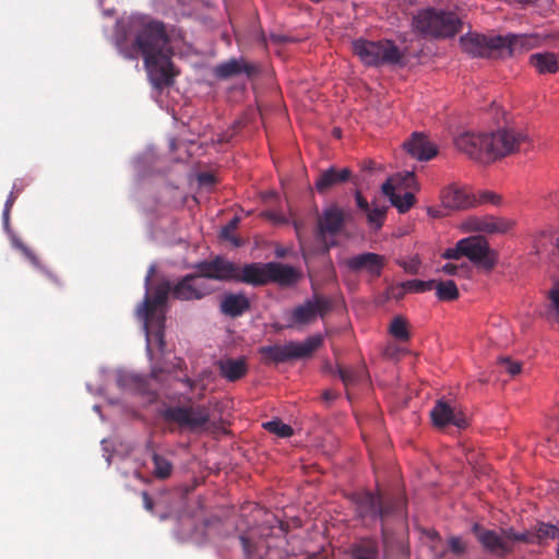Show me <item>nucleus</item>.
Wrapping results in <instances>:
<instances>
[{"label":"nucleus","mask_w":559,"mask_h":559,"mask_svg":"<svg viewBox=\"0 0 559 559\" xmlns=\"http://www.w3.org/2000/svg\"><path fill=\"white\" fill-rule=\"evenodd\" d=\"M114 43L126 59L143 57L144 66L155 87L169 86L178 74L171 57L173 48L163 22L148 15H132L117 23Z\"/></svg>","instance_id":"obj_1"},{"label":"nucleus","mask_w":559,"mask_h":559,"mask_svg":"<svg viewBox=\"0 0 559 559\" xmlns=\"http://www.w3.org/2000/svg\"><path fill=\"white\" fill-rule=\"evenodd\" d=\"M173 295V285L169 281H163L156 285L153 296L145 295L142 306L138 309V316L144 321V330L146 335V350L151 360H154L153 346H157V350L163 354L166 348L165 343V314L158 312V308L163 307L168 295Z\"/></svg>","instance_id":"obj_2"},{"label":"nucleus","mask_w":559,"mask_h":559,"mask_svg":"<svg viewBox=\"0 0 559 559\" xmlns=\"http://www.w3.org/2000/svg\"><path fill=\"white\" fill-rule=\"evenodd\" d=\"M413 27L424 36L447 38L461 31L462 22L453 12L429 8L420 10L414 16Z\"/></svg>","instance_id":"obj_3"},{"label":"nucleus","mask_w":559,"mask_h":559,"mask_svg":"<svg viewBox=\"0 0 559 559\" xmlns=\"http://www.w3.org/2000/svg\"><path fill=\"white\" fill-rule=\"evenodd\" d=\"M353 500L360 519L381 520L384 522L392 515L401 514L405 507L402 498L384 497L380 491H362L355 493Z\"/></svg>","instance_id":"obj_4"},{"label":"nucleus","mask_w":559,"mask_h":559,"mask_svg":"<svg viewBox=\"0 0 559 559\" xmlns=\"http://www.w3.org/2000/svg\"><path fill=\"white\" fill-rule=\"evenodd\" d=\"M277 526H270V533L262 534L263 538L253 546L247 536H240L239 540L248 559H289L282 549L287 525L275 519Z\"/></svg>","instance_id":"obj_5"},{"label":"nucleus","mask_w":559,"mask_h":559,"mask_svg":"<svg viewBox=\"0 0 559 559\" xmlns=\"http://www.w3.org/2000/svg\"><path fill=\"white\" fill-rule=\"evenodd\" d=\"M352 47L353 52L360 59V61L369 67L395 64L402 59V53L399 47L389 39L372 41L358 38L352 43Z\"/></svg>","instance_id":"obj_6"},{"label":"nucleus","mask_w":559,"mask_h":559,"mask_svg":"<svg viewBox=\"0 0 559 559\" xmlns=\"http://www.w3.org/2000/svg\"><path fill=\"white\" fill-rule=\"evenodd\" d=\"M323 344L319 334L309 336L302 343L290 341L284 345H270L260 347L259 352L265 362L281 364L292 359L311 357Z\"/></svg>","instance_id":"obj_7"},{"label":"nucleus","mask_w":559,"mask_h":559,"mask_svg":"<svg viewBox=\"0 0 559 559\" xmlns=\"http://www.w3.org/2000/svg\"><path fill=\"white\" fill-rule=\"evenodd\" d=\"M167 424H175L181 431L195 432L204 428L211 418L210 408L201 404L168 406L162 412Z\"/></svg>","instance_id":"obj_8"},{"label":"nucleus","mask_w":559,"mask_h":559,"mask_svg":"<svg viewBox=\"0 0 559 559\" xmlns=\"http://www.w3.org/2000/svg\"><path fill=\"white\" fill-rule=\"evenodd\" d=\"M486 138L489 164L530 147L527 135L512 128H503L496 132L486 133Z\"/></svg>","instance_id":"obj_9"},{"label":"nucleus","mask_w":559,"mask_h":559,"mask_svg":"<svg viewBox=\"0 0 559 559\" xmlns=\"http://www.w3.org/2000/svg\"><path fill=\"white\" fill-rule=\"evenodd\" d=\"M332 310L330 298L314 294L312 298L295 307L288 317V328H301L316 321L317 317L324 318Z\"/></svg>","instance_id":"obj_10"},{"label":"nucleus","mask_w":559,"mask_h":559,"mask_svg":"<svg viewBox=\"0 0 559 559\" xmlns=\"http://www.w3.org/2000/svg\"><path fill=\"white\" fill-rule=\"evenodd\" d=\"M460 250L463 251L472 263L485 271H491L498 262V254L489 246L488 240L483 236H469L463 238Z\"/></svg>","instance_id":"obj_11"},{"label":"nucleus","mask_w":559,"mask_h":559,"mask_svg":"<svg viewBox=\"0 0 559 559\" xmlns=\"http://www.w3.org/2000/svg\"><path fill=\"white\" fill-rule=\"evenodd\" d=\"M502 35L468 33L460 38L462 49L473 57L498 58Z\"/></svg>","instance_id":"obj_12"},{"label":"nucleus","mask_w":559,"mask_h":559,"mask_svg":"<svg viewBox=\"0 0 559 559\" xmlns=\"http://www.w3.org/2000/svg\"><path fill=\"white\" fill-rule=\"evenodd\" d=\"M213 292L198 273L187 274L173 285V297L178 300H200Z\"/></svg>","instance_id":"obj_13"},{"label":"nucleus","mask_w":559,"mask_h":559,"mask_svg":"<svg viewBox=\"0 0 559 559\" xmlns=\"http://www.w3.org/2000/svg\"><path fill=\"white\" fill-rule=\"evenodd\" d=\"M195 269L204 281H236L238 276V265L219 255L199 262Z\"/></svg>","instance_id":"obj_14"},{"label":"nucleus","mask_w":559,"mask_h":559,"mask_svg":"<svg viewBox=\"0 0 559 559\" xmlns=\"http://www.w3.org/2000/svg\"><path fill=\"white\" fill-rule=\"evenodd\" d=\"M486 133L464 132L454 140L455 147L471 159L489 164Z\"/></svg>","instance_id":"obj_15"},{"label":"nucleus","mask_w":559,"mask_h":559,"mask_svg":"<svg viewBox=\"0 0 559 559\" xmlns=\"http://www.w3.org/2000/svg\"><path fill=\"white\" fill-rule=\"evenodd\" d=\"M430 418L433 426L439 429H442L448 425H453L459 429H464L468 426V420L464 413L456 411L455 406H452L444 399L436 401L430 411Z\"/></svg>","instance_id":"obj_16"},{"label":"nucleus","mask_w":559,"mask_h":559,"mask_svg":"<svg viewBox=\"0 0 559 559\" xmlns=\"http://www.w3.org/2000/svg\"><path fill=\"white\" fill-rule=\"evenodd\" d=\"M472 532L483 548L489 554L503 558L513 551L512 544L493 530H487L480 524L475 523L472 527Z\"/></svg>","instance_id":"obj_17"},{"label":"nucleus","mask_w":559,"mask_h":559,"mask_svg":"<svg viewBox=\"0 0 559 559\" xmlns=\"http://www.w3.org/2000/svg\"><path fill=\"white\" fill-rule=\"evenodd\" d=\"M465 225L467 230L474 233L507 234L513 229L515 222L507 217L485 215L469 217Z\"/></svg>","instance_id":"obj_18"},{"label":"nucleus","mask_w":559,"mask_h":559,"mask_svg":"<svg viewBox=\"0 0 559 559\" xmlns=\"http://www.w3.org/2000/svg\"><path fill=\"white\" fill-rule=\"evenodd\" d=\"M345 225V213L337 205H331L323 210L318 219L317 238L324 240L326 235H337Z\"/></svg>","instance_id":"obj_19"},{"label":"nucleus","mask_w":559,"mask_h":559,"mask_svg":"<svg viewBox=\"0 0 559 559\" xmlns=\"http://www.w3.org/2000/svg\"><path fill=\"white\" fill-rule=\"evenodd\" d=\"M385 264V258L383 255L365 252L345 261V265L352 272H366L372 277H379Z\"/></svg>","instance_id":"obj_20"},{"label":"nucleus","mask_w":559,"mask_h":559,"mask_svg":"<svg viewBox=\"0 0 559 559\" xmlns=\"http://www.w3.org/2000/svg\"><path fill=\"white\" fill-rule=\"evenodd\" d=\"M267 284L275 283L281 287H292L296 285L302 277L300 271L295 267L280 262H267Z\"/></svg>","instance_id":"obj_21"},{"label":"nucleus","mask_w":559,"mask_h":559,"mask_svg":"<svg viewBox=\"0 0 559 559\" xmlns=\"http://www.w3.org/2000/svg\"><path fill=\"white\" fill-rule=\"evenodd\" d=\"M536 38L526 34H508L499 44V58L522 53L534 47Z\"/></svg>","instance_id":"obj_22"},{"label":"nucleus","mask_w":559,"mask_h":559,"mask_svg":"<svg viewBox=\"0 0 559 559\" xmlns=\"http://www.w3.org/2000/svg\"><path fill=\"white\" fill-rule=\"evenodd\" d=\"M406 152L418 160H430L437 153V146L423 133L415 132L404 144Z\"/></svg>","instance_id":"obj_23"},{"label":"nucleus","mask_w":559,"mask_h":559,"mask_svg":"<svg viewBox=\"0 0 559 559\" xmlns=\"http://www.w3.org/2000/svg\"><path fill=\"white\" fill-rule=\"evenodd\" d=\"M440 199L442 206L449 210H462L473 204V200L466 189L456 183L447 186L441 191Z\"/></svg>","instance_id":"obj_24"},{"label":"nucleus","mask_w":559,"mask_h":559,"mask_svg":"<svg viewBox=\"0 0 559 559\" xmlns=\"http://www.w3.org/2000/svg\"><path fill=\"white\" fill-rule=\"evenodd\" d=\"M352 179V170L349 168L330 167L322 170L318 176L314 187L319 193H325L335 186L347 182Z\"/></svg>","instance_id":"obj_25"},{"label":"nucleus","mask_w":559,"mask_h":559,"mask_svg":"<svg viewBox=\"0 0 559 559\" xmlns=\"http://www.w3.org/2000/svg\"><path fill=\"white\" fill-rule=\"evenodd\" d=\"M250 309V300L243 293H227L219 304L221 312L229 318L241 317Z\"/></svg>","instance_id":"obj_26"},{"label":"nucleus","mask_w":559,"mask_h":559,"mask_svg":"<svg viewBox=\"0 0 559 559\" xmlns=\"http://www.w3.org/2000/svg\"><path fill=\"white\" fill-rule=\"evenodd\" d=\"M245 73L247 76H252L257 73V67L247 62L245 59H230L226 62L219 63L214 69L216 78L226 80L236 75Z\"/></svg>","instance_id":"obj_27"},{"label":"nucleus","mask_w":559,"mask_h":559,"mask_svg":"<svg viewBox=\"0 0 559 559\" xmlns=\"http://www.w3.org/2000/svg\"><path fill=\"white\" fill-rule=\"evenodd\" d=\"M266 263H249L243 267L238 265V276L236 281L247 283L253 286H263L267 284Z\"/></svg>","instance_id":"obj_28"},{"label":"nucleus","mask_w":559,"mask_h":559,"mask_svg":"<svg viewBox=\"0 0 559 559\" xmlns=\"http://www.w3.org/2000/svg\"><path fill=\"white\" fill-rule=\"evenodd\" d=\"M381 190L383 194L389 198L391 204L402 214L409 211V209L413 207L416 202V198L412 192H405L403 195L397 194L395 192V187L391 183L390 180H386L382 185Z\"/></svg>","instance_id":"obj_29"},{"label":"nucleus","mask_w":559,"mask_h":559,"mask_svg":"<svg viewBox=\"0 0 559 559\" xmlns=\"http://www.w3.org/2000/svg\"><path fill=\"white\" fill-rule=\"evenodd\" d=\"M353 559H380V546L376 539L362 538L352 546Z\"/></svg>","instance_id":"obj_30"},{"label":"nucleus","mask_w":559,"mask_h":559,"mask_svg":"<svg viewBox=\"0 0 559 559\" xmlns=\"http://www.w3.org/2000/svg\"><path fill=\"white\" fill-rule=\"evenodd\" d=\"M12 246L21 251L23 255L32 263V265L38 270H40L51 282L59 284V280L56 274L46 269L36 254L16 236L11 237Z\"/></svg>","instance_id":"obj_31"},{"label":"nucleus","mask_w":559,"mask_h":559,"mask_svg":"<svg viewBox=\"0 0 559 559\" xmlns=\"http://www.w3.org/2000/svg\"><path fill=\"white\" fill-rule=\"evenodd\" d=\"M246 360L226 359L219 362L221 374L229 381H237L247 373Z\"/></svg>","instance_id":"obj_32"},{"label":"nucleus","mask_w":559,"mask_h":559,"mask_svg":"<svg viewBox=\"0 0 559 559\" xmlns=\"http://www.w3.org/2000/svg\"><path fill=\"white\" fill-rule=\"evenodd\" d=\"M530 62L539 73H556L559 70V58L552 52L532 55Z\"/></svg>","instance_id":"obj_33"},{"label":"nucleus","mask_w":559,"mask_h":559,"mask_svg":"<svg viewBox=\"0 0 559 559\" xmlns=\"http://www.w3.org/2000/svg\"><path fill=\"white\" fill-rule=\"evenodd\" d=\"M436 295L441 301H452L459 298V289L455 283L451 280L440 281L435 284Z\"/></svg>","instance_id":"obj_34"},{"label":"nucleus","mask_w":559,"mask_h":559,"mask_svg":"<svg viewBox=\"0 0 559 559\" xmlns=\"http://www.w3.org/2000/svg\"><path fill=\"white\" fill-rule=\"evenodd\" d=\"M389 332L393 337L401 342H406L411 337L407 321L401 316L394 317L392 319Z\"/></svg>","instance_id":"obj_35"},{"label":"nucleus","mask_w":559,"mask_h":559,"mask_svg":"<svg viewBox=\"0 0 559 559\" xmlns=\"http://www.w3.org/2000/svg\"><path fill=\"white\" fill-rule=\"evenodd\" d=\"M337 373L345 386L358 383L365 378L364 368H346L338 366Z\"/></svg>","instance_id":"obj_36"},{"label":"nucleus","mask_w":559,"mask_h":559,"mask_svg":"<svg viewBox=\"0 0 559 559\" xmlns=\"http://www.w3.org/2000/svg\"><path fill=\"white\" fill-rule=\"evenodd\" d=\"M153 461V474L156 478L165 479L168 478L173 473V464L166 457L154 453L152 456Z\"/></svg>","instance_id":"obj_37"},{"label":"nucleus","mask_w":559,"mask_h":559,"mask_svg":"<svg viewBox=\"0 0 559 559\" xmlns=\"http://www.w3.org/2000/svg\"><path fill=\"white\" fill-rule=\"evenodd\" d=\"M262 427L266 431L274 433L281 438H288L292 437L294 433V429L289 425L284 424L281 419L277 418L263 423Z\"/></svg>","instance_id":"obj_38"},{"label":"nucleus","mask_w":559,"mask_h":559,"mask_svg":"<svg viewBox=\"0 0 559 559\" xmlns=\"http://www.w3.org/2000/svg\"><path fill=\"white\" fill-rule=\"evenodd\" d=\"M436 284L435 280L430 281H420V280H409L404 282V287H406L407 293H425L433 289Z\"/></svg>","instance_id":"obj_39"},{"label":"nucleus","mask_w":559,"mask_h":559,"mask_svg":"<svg viewBox=\"0 0 559 559\" xmlns=\"http://www.w3.org/2000/svg\"><path fill=\"white\" fill-rule=\"evenodd\" d=\"M386 207L374 206L367 211L368 222L377 227H381L385 218Z\"/></svg>","instance_id":"obj_40"},{"label":"nucleus","mask_w":559,"mask_h":559,"mask_svg":"<svg viewBox=\"0 0 559 559\" xmlns=\"http://www.w3.org/2000/svg\"><path fill=\"white\" fill-rule=\"evenodd\" d=\"M538 539L544 538H551L556 539L559 538V528L551 524L542 523L538 526L537 534L535 536Z\"/></svg>","instance_id":"obj_41"},{"label":"nucleus","mask_w":559,"mask_h":559,"mask_svg":"<svg viewBox=\"0 0 559 559\" xmlns=\"http://www.w3.org/2000/svg\"><path fill=\"white\" fill-rule=\"evenodd\" d=\"M498 362H499L500 367L512 377L519 374L522 370V366L520 362L512 361L508 357L500 358Z\"/></svg>","instance_id":"obj_42"},{"label":"nucleus","mask_w":559,"mask_h":559,"mask_svg":"<svg viewBox=\"0 0 559 559\" xmlns=\"http://www.w3.org/2000/svg\"><path fill=\"white\" fill-rule=\"evenodd\" d=\"M449 549L456 556H462L466 551V545L459 536H452L448 540Z\"/></svg>","instance_id":"obj_43"},{"label":"nucleus","mask_w":559,"mask_h":559,"mask_svg":"<svg viewBox=\"0 0 559 559\" xmlns=\"http://www.w3.org/2000/svg\"><path fill=\"white\" fill-rule=\"evenodd\" d=\"M399 265L402 266L406 273L418 274L420 267V260L416 255L411 258L408 261H399Z\"/></svg>","instance_id":"obj_44"},{"label":"nucleus","mask_w":559,"mask_h":559,"mask_svg":"<svg viewBox=\"0 0 559 559\" xmlns=\"http://www.w3.org/2000/svg\"><path fill=\"white\" fill-rule=\"evenodd\" d=\"M463 239L459 240L453 248H448L443 253L442 258L448 260H459L460 258L464 257V253L460 248L463 245Z\"/></svg>","instance_id":"obj_45"},{"label":"nucleus","mask_w":559,"mask_h":559,"mask_svg":"<svg viewBox=\"0 0 559 559\" xmlns=\"http://www.w3.org/2000/svg\"><path fill=\"white\" fill-rule=\"evenodd\" d=\"M164 372H169V366L166 362L156 359L152 364L151 376L152 378L159 380Z\"/></svg>","instance_id":"obj_46"},{"label":"nucleus","mask_w":559,"mask_h":559,"mask_svg":"<svg viewBox=\"0 0 559 559\" xmlns=\"http://www.w3.org/2000/svg\"><path fill=\"white\" fill-rule=\"evenodd\" d=\"M549 299L551 301V306L556 311L558 322H559V282L554 284V287L549 292Z\"/></svg>","instance_id":"obj_47"},{"label":"nucleus","mask_w":559,"mask_h":559,"mask_svg":"<svg viewBox=\"0 0 559 559\" xmlns=\"http://www.w3.org/2000/svg\"><path fill=\"white\" fill-rule=\"evenodd\" d=\"M406 294H407V290H406V287H404V282L399 285L391 286L389 288V296L396 300L404 298V296Z\"/></svg>","instance_id":"obj_48"},{"label":"nucleus","mask_w":559,"mask_h":559,"mask_svg":"<svg viewBox=\"0 0 559 559\" xmlns=\"http://www.w3.org/2000/svg\"><path fill=\"white\" fill-rule=\"evenodd\" d=\"M480 202L498 204L500 202V197L491 191H485L480 193Z\"/></svg>","instance_id":"obj_49"},{"label":"nucleus","mask_w":559,"mask_h":559,"mask_svg":"<svg viewBox=\"0 0 559 559\" xmlns=\"http://www.w3.org/2000/svg\"><path fill=\"white\" fill-rule=\"evenodd\" d=\"M198 181L201 186L210 187L215 183V177L210 173H201L198 176Z\"/></svg>","instance_id":"obj_50"},{"label":"nucleus","mask_w":559,"mask_h":559,"mask_svg":"<svg viewBox=\"0 0 559 559\" xmlns=\"http://www.w3.org/2000/svg\"><path fill=\"white\" fill-rule=\"evenodd\" d=\"M238 218H234L229 222L227 226H225L222 230V235L224 238L231 240L230 233L237 227Z\"/></svg>","instance_id":"obj_51"},{"label":"nucleus","mask_w":559,"mask_h":559,"mask_svg":"<svg viewBox=\"0 0 559 559\" xmlns=\"http://www.w3.org/2000/svg\"><path fill=\"white\" fill-rule=\"evenodd\" d=\"M501 535L506 540H508L511 544V542H516L519 533H516L514 528L510 527L507 530H502Z\"/></svg>","instance_id":"obj_52"},{"label":"nucleus","mask_w":559,"mask_h":559,"mask_svg":"<svg viewBox=\"0 0 559 559\" xmlns=\"http://www.w3.org/2000/svg\"><path fill=\"white\" fill-rule=\"evenodd\" d=\"M355 199H356L357 206L360 210H362L365 212H367L369 210L368 201L361 195V193L359 191L356 192Z\"/></svg>","instance_id":"obj_53"},{"label":"nucleus","mask_w":559,"mask_h":559,"mask_svg":"<svg viewBox=\"0 0 559 559\" xmlns=\"http://www.w3.org/2000/svg\"><path fill=\"white\" fill-rule=\"evenodd\" d=\"M143 506L147 511H153L154 502L147 491H142Z\"/></svg>","instance_id":"obj_54"},{"label":"nucleus","mask_w":559,"mask_h":559,"mask_svg":"<svg viewBox=\"0 0 559 559\" xmlns=\"http://www.w3.org/2000/svg\"><path fill=\"white\" fill-rule=\"evenodd\" d=\"M516 542L532 544V543H534V536H532L527 532L519 533V535L516 537Z\"/></svg>","instance_id":"obj_55"},{"label":"nucleus","mask_w":559,"mask_h":559,"mask_svg":"<svg viewBox=\"0 0 559 559\" xmlns=\"http://www.w3.org/2000/svg\"><path fill=\"white\" fill-rule=\"evenodd\" d=\"M459 270V266L455 265L454 263H447L442 266V271L445 273V274H449V275H454L456 274Z\"/></svg>","instance_id":"obj_56"},{"label":"nucleus","mask_w":559,"mask_h":559,"mask_svg":"<svg viewBox=\"0 0 559 559\" xmlns=\"http://www.w3.org/2000/svg\"><path fill=\"white\" fill-rule=\"evenodd\" d=\"M427 213L429 216L433 217V218H439V217H442L444 215V212L442 209H437V207H428L427 209Z\"/></svg>","instance_id":"obj_57"},{"label":"nucleus","mask_w":559,"mask_h":559,"mask_svg":"<svg viewBox=\"0 0 559 559\" xmlns=\"http://www.w3.org/2000/svg\"><path fill=\"white\" fill-rule=\"evenodd\" d=\"M270 39L275 43V44H284L288 40V38L286 36H283V35H276V34H272L270 36Z\"/></svg>","instance_id":"obj_58"},{"label":"nucleus","mask_w":559,"mask_h":559,"mask_svg":"<svg viewBox=\"0 0 559 559\" xmlns=\"http://www.w3.org/2000/svg\"><path fill=\"white\" fill-rule=\"evenodd\" d=\"M323 399L328 402L334 401L337 397V393L332 390H326L323 392Z\"/></svg>","instance_id":"obj_59"},{"label":"nucleus","mask_w":559,"mask_h":559,"mask_svg":"<svg viewBox=\"0 0 559 559\" xmlns=\"http://www.w3.org/2000/svg\"><path fill=\"white\" fill-rule=\"evenodd\" d=\"M15 202V195L13 194V192H11L5 201V204H4V207L5 209H10L13 206Z\"/></svg>","instance_id":"obj_60"},{"label":"nucleus","mask_w":559,"mask_h":559,"mask_svg":"<svg viewBox=\"0 0 559 559\" xmlns=\"http://www.w3.org/2000/svg\"><path fill=\"white\" fill-rule=\"evenodd\" d=\"M154 273H155V266L152 265L150 267V270H148V273H147L146 277H145V286H146L147 289H148V286H150V283H151V278L154 275Z\"/></svg>","instance_id":"obj_61"},{"label":"nucleus","mask_w":559,"mask_h":559,"mask_svg":"<svg viewBox=\"0 0 559 559\" xmlns=\"http://www.w3.org/2000/svg\"><path fill=\"white\" fill-rule=\"evenodd\" d=\"M10 209H3V213H2V217H3V223L5 226H8L9 224V218H10Z\"/></svg>","instance_id":"obj_62"},{"label":"nucleus","mask_w":559,"mask_h":559,"mask_svg":"<svg viewBox=\"0 0 559 559\" xmlns=\"http://www.w3.org/2000/svg\"><path fill=\"white\" fill-rule=\"evenodd\" d=\"M181 381L190 389V391L193 390L194 381L190 378L181 379Z\"/></svg>","instance_id":"obj_63"},{"label":"nucleus","mask_w":559,"mask_h":559,"mask_svg":"<svg viewBox=\"0 0 559 559\" xmlns=\"http://www.w3.org/2000/svg\"><path fill=\"white\" fill-rule=\"evenodd\" d=\"M406 185L407 186H411V182H414L415 181V176L413 173H407L406 174Z\"/></svg>","instance_id":"obj_64"}]
</instances>
